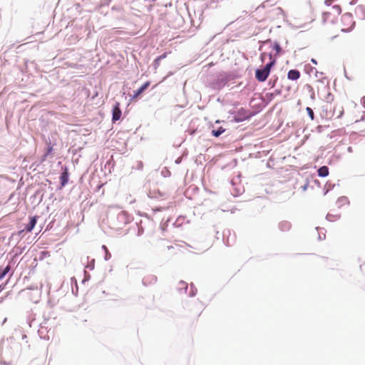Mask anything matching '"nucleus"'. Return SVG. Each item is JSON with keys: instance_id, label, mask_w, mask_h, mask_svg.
I'll list each match as a JSON object with an SVG mask.
<instances>
[{"instance_id": "nucleus-1", "label": "nucleus", "mask_w": 365, "mask_h": 365, "mask_svg": "<svg viewBox=\"0 0 365 365\" xmlns=\"http://www.w3.org/2000/svg\"><path fill=\"white\" fill-rule=\"evenodd\" d=\"M272 55H270V59H272ZM275 63L274 60H271V61L267 63L263 68L257 69L255 71V78L259 82H264L267 80V77L269 75L271 68Z\"/></svg>"}, {"instance_id": "nucleus-2", "label": "nucleus", "mask_w": 365, "mask_h": 365, "mask_svg": "<svg viewBox=\"0 0 365 365\" xmlns=\"http://www.w3.org/2000/svg\"><path fill=\"white\" fill-rule=\"evenodd\" d=\"M341 12V9L340 6H339V5L334 6L330 9V11H326L324 13V19L325 21H329V16L331 15H333L334 16H338L340 15Z\"/></svg>"}, {"instance_id": "nucleus-3", "label": "nucleus", "mask_w": 365, "mask_h": 365, "mask_svg": "<svg viewBox=\"0 0 365 365\" xmlns=\"http://www.w3.org/2000/svg\"><path fill=\"white\" fill-rule=\"evenodd\" d=\"M249 117H250L249 112L247 110L241 108L240 109H239L237 110V112L235 115L234 119L236 122H241V121H243V120L247 119Z\"/></svg>"}, {"instance_id": "nucleus-4", "label": "nucleus", "mask_w": 365, "mask_h": 365, "mask_svg": "<svg viewBox=\"0 0 365 365\" xmlns=\"http://www.w3.org/2000/svg\"><path fill=\"white\" fill-rule=\"evenodd\" d=\"M121 110L120 108V103L115 102V105L113 108V113H112V120L113 122H115L118 120L121 117Z\"/></svg>"}, {"instance_id": "nucleus-5", "label": "nucleus", "mask_w": 365, "mask_h": 365, "mask_svg": "<svg viewBox=\"0 0 365 365\" xmlns=\"http://www.w3.org/2000/svg\"><path fill=\"white\" fill-rule=\"evenodd\" d=\"M150 81L145 82L143 85H142L138 90L133 92V98L136 99L139 97L140 94H142L150 86Z\"/></svg>"}, {"instance_id": "nucleus-6", "label": "nucleus", "mask_w": 365, "mask_h": 365, "mask_svg": "<svg viewBox=\"0 0 365 365\" xmlns=\"http://www.w3.org/2000/svg\"><path fill=\"white\" fill-rule=\"evenodd\" d=\"M300 77V72L298 70H290L287 73V78L289 80L296 81Z\"/></svg>"}, {"instance_id": "nucleus-7", "label": "nucleus", "mask_w": 365, "mask_h": 365, "mask_svg": "<svg viewBox=\"0 0 365 365\" xmlns=\"http://www.w3.org/2000/svg\"><path fill=\"white\" fill-rule=\"evenodd\" d=\"M344 114V108L341 105H336L334 108L333 115L339 118Z\"/></svg>"}, {"instance_id": "nucleus-8", "label": "nucleus", "mask_w": 365, "mask_h": 365, "mask_svg": "<svg viewBox=\"0 0 365 365\" xmlns=\"http://www.w3.org/2000/svg\"><path fill=\"white\" fill-rule=\"evenodd\" d=\"M36 217H31L30 222L26 225L25 230L26 232H31L36 224Z\"/></svg>"}, {"instance_id": "nucleus-9", "label": "nucleus", "mask_w": 365, "mask_h": 365, "mask_svg": "<svg viewBox=\"0 0 365 365\" xmlns=\"http://www.w3.org/2000/svg\"><path fill=\"white\" fill-rule=\"evenodd\" d=\"M317 173L319 176L326 177L329 175V168L327 166H322L318 169Z\"/></svg>"}, {"instance_id": "nucleus-10", "label": "nucleus", "mask_w": 365, "mask_h": 365, "mask_svg": "<svg viewBox=\"0 0 365 365\" xmlns=\"http://www.w3.org/2000/svg\"><path fill=\"white\" fill-rule=\"evenodd\" d=\"M279 228L282 231H288L291 228V224L287 221H283L279 223Z\"/></svg>"}, {"instance_id": "nucleus-11", "label": "nucleus", "mask_w": 365, "mask_h": 365, "mask_svg": "<svg viewBox=\"0 0 365 365\" xmlns=\"http://www.w3.org/2000/svg\"><path fill=\"white\" fill-rule=\"evenodd\" d=\"M60 178L61 185L64 186L68 181V175L66 170L61 174Z\"/></svg>"}, {"instance_id": "nucleus-12", "label": "nucleus", "mask_w": 365, "mask_h": 365, "mask_svg": "<svg viewBox=\"0 0 365 365\" xmlns=\"http://www.w3.org/2000/svg\"><path fill=\"white\" fill-rule=\"evenodd\" d=\"M11 267L10 265H7L4 269H0V280L2 279L10 271Z\"/></svg>"}, {"instance_id": "nucleus-13", "label": "nucleus", "mask_w": 365, "mask_h": 365, "mask_svg": "<svg viewBox=\"0 0 365 365\" xmlns=\"http://www.w3.org/2000/svg\"><path fill=\"white\" fill-rule=\"evenodd\" d=\"M225 129H224L222 127H220L217 130H212V134L215 137H219L222 133L225 132Z\"/></svg>"}, {"instance_id": "nucleus-14", "label": "nucleus", "mask_w": 365, "mask_h": 365, "mask_svg": "<svg viewBox=\"0 0 365 365\" xmlns=\"http://www.w3.org/2000/svg\"><path fill=\"white\" fill-rule=\"evenodd\" d=\"M306 110H307L309 116L310 117V118L312 120H314V111L312 110V109L311 108H309V107H307L306 108Z\"/></svg>"}, {"instance_id": "nucleus-15", "label": "nucleus", "mask_w": 365, "mask_h": 365, "mask_svg": "<svg viewBox=\"0 0 365 365\" xmlns=\"http://www.w3.org/2000/svg\"><path fill=\"white\" fill-rule=\"evenodd\" d=\"M274 49L276 51L277 53H279L281 51V47L279 44L277 43H274Z\"/></svg>"}, {"instance_id": "nucleus-16", "label": "nucleus", "mask_w": 365, "mask_h": 365, "mask_svg": "<svg viewBox=\"0 0 365 365\" xmlns=\"http://www.w3.org/2000/svg\"><path fill=\"white\" fill-rule=\"evenodd\" d=\"M52 150H53V147L52 146H49L47 148V151H46V155L43 157V159H45L46 158V156L52 152Z\"/></svg>"}, {"instance_id": "nucleus-17", "label": "nucleus", "mask_w": 365, "mask_h": 365, "mask_svg": "<svg viewBox=\"0 0 365 365\" xmlns=\"http://www.w3.org/2000/svg\"><path fill=\"white\" fill-rule=\"evenodd\" d=\"M165 53L163 54L162 56H160L158 58H165Z\"/></svg>"}, {"instance_id": "nucleus-18", "label": "nucleus", "mask_w": 365, "mask_h": 365, "mask_svg": "<svg viewBox=\"0 0 365 365\" xmlns=\"http://www.w3.org/2000/svg\"><path fill=\"white\" fill-rule=\"evenodd\" d=\"M312 61L315 64L317 63V61L314 59H312Z\"/></svg>"}, {"instance_id": "nucleus-19", "label": "nucleus", "mask_w": 365, "mask_h": 365, "mask_svg": "<svg viewBox=\"0 0 365 365\" xmlns=\"http://www.w3.org/2000/svg\"><path fill=\"white\" fill-rule=\"evenodd\" d=\"M181 283H182V284L183 286H184V285H185V286H186V284H185V282H181ZM186 287H185V288H186Z\"/></svg>"}, {"instance_id": "nucleus-20", "label": "nucleus", "mask_w": 365, "mask_h": 365, "mask_svg": "<svg viewBox=\"0 0 365 365\" xmlns=\"http://www.w3.org/2000/svg\"><path fill=\"white\" fill-rule=\"evenodd\" d=\"M200 313H201V312H200L197 314V316H198V317L200 315Z\"/></svg>"}, {"instance_id": "nucleus-21", "label": "nucleus", "mask_w": 365, "mask_h": 365, "mask_svg": "<svg viewBox=\"0 0 365 365\" xmlns=\"http://www.w3.org/2000/svg\"><path fill=\"white\" fill-rule=\"evenodd\" d=\"M3 288L1 287V286H0V290H1Z\"/></svg>"}]
</instances>
